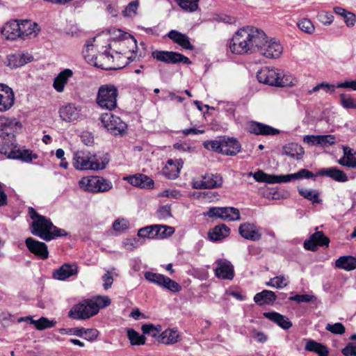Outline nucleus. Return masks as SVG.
Returning a JSON list of instances; mask_svg holds the SVG:
<instances>
[{
	"instance_id": "nucleus-1",
	"label": "nucleus",
	"mask_w": 356,
	"mask_h": 356,
	"mask_svg": "<svg viewBox=\"0 0 356 356\" xmlns=\"http://www.w3.org/2000/svg\"><path fill=\"white\" fill-rule=\"evenodd\" d=\"M266 34L260 29L248 26L239 29L229 42L232 53L238 55L257 51L266 41Z\"/></svg>"
},
{
	"instance_id": "nucleus-2",
	"label": "nucleus",
	"mask_w": 356,
	"mask_h": 356,
	"mask_svg": "<svg viewBox=\"0 0 356 356\" xmlns=\"http://www.w3.org/2000/svg\"><path fill=\"white\" fill-rule=\"evenodd\" d=\"M29 214L33 220L30 225V231L33 235L46 241L68 235L65 229L55 226L49 218L39 214L33 208H29Z\"/></svg>"
},
{
	"instance_id": "nucleus-3",
	"label": "nucleus",
	"mask_w": 356,
	"mask_h": 356,
	"mask_svg": "<svg viewBox=\"0 0 356 356\" xmlns=\"http://www.w3.org/2000/svg\"><path fill=\"white\" fill-rule=\"evenodd\" d=\"M260 83L277 87H289L297 83L296 79L289 73L279 69L264 67L257 74Z\"/></svg>"
},
{
	"instance_id": "nucleus-4",
	"label": "nucleus",
	"mask_w": 356,
	"mask_h": 356,
	"mask_svg": "<svg viewBox=\"0 0 356 356\" xmlns=\"http://www.w3.org/2000/svg\"><path fill=\"white\" fill-rule=\"evenodd\" d=\"M249 177H253L254 179L258 182L266 183V184H279L282 182H289L293 179H313L317 175L313 172L309 171L307 169H301L298 172L289 174L286 175H275L265 173L262 170H258L256 172H249Z\"/></svg>"
},
{
	"instance_id": "nucleus-5",
	"label": "nucleus",
	"mask_w": 356,
	"mask_h": 356,
	"mask_svg": "<svg viewBox=\"0 0 356 356\" xmlns=\"http://www.w3.org/2000/svg\"><path fill=\"white\" fill-rule=\"evenodd\" d=\"M118 88L113 84L102 85L96 97L97 104L102 109L113 111L117 108Z\"/></svg>"
},
{
	"instance_id": "nucleus-6",
	"label": "nucleus",
	"mask_w": 356,
	"mask_h": 356,
	"mask_svg": "<svg viewBox=\"0 0 356 356\" xmlns=\"http://www.w3.org/2000/svg\"><path fill=\"white\" fill-rule=\"evenodd\" d=\"M109 33L114 44H109L108 46L110 49H113L116 55L125 54L127 51L124 47L127 44L136 48V40L130 34L115 29L110 30Z\"/></svg>"
},
{
	"instance_id": "nucleus-7",
	"label": "nucleus",
	"mask_w": 356,
	"mask_h": 356,
	"mask_svg": "<svg viewBox=\"0 0 356 356\" xmlns=\"http://www.w3.org/2000/svg\"><path fill=\"white\" fill-rule=\"evenodd\" d=\"M80 188L90 193H104L113 188V184L108 179L99 176L82 177L79 181Z\"/></svg>"
},
{
	"instance_id": "nucleus-8",
	"label": "nucleus",
	"mask_w": 356,
	"mask_h": 356,
	"mask_svg": "<svg viewBox=\"0 0 356 356\" xmlns=\"http://www.w3.org/2000/svg\"><path fill=\"white\" fill-rule=\"evenodd\" d=\"M97 314V307L91 299H86L74 305L68 315L71 318L78 320L88 319Z\"/></svg>"
},
{
	"instance_id": "nucleus-9",
	"label": "nucleus",
	"mask_w": 356,
	"mask_h": 356,
	"mask_svg": "<svg viewBox=\"0 0 356 356\" xmlns=\"http://www.w3.org/2000/svg\"><path fill=\"white\" fill-rule=\"evenodd\" d=\"M102 126L114 136L122 135L127 130V124L111 113H103L100 117Z\"/></svg>"
},
{
	"instance_id": "nucleus-10",
	"label": "nucleus",
	"mask_w": 356,
	"mask_h": 356,
	"mask_svg": "<svg viewBox=\"0 0 356 356\" xmlns=\"http://www.w3.org/2000/svg\"><path fill=\"white\" fill-rule=\"evenodd\" d=\"M152 57L156 60L161 61L168 64H175L181 62L187 65L191 63L188 57L175 51L155 50L152 52Z\"/></svg>"
},
{
	"instance_id": "nucleus-11",
	"label": "nucleus",
	"mask_w": 356,
	"mask_h": 356,
	"mask_svg": "<svg viewBox=\"0 0 356 356\" xmlns=\"http://www.w3.org/2000/svg\"><path fill=\"white\" fill-rule=\"evenodd\" d=\"M222 177L219 174L208 173L201 179L193 181V188L195 189L216 188L222 185Z\"/></svg>"
},
{
	"instance_id": "nucleus-12",
	"label": "nucleus",
	"mask_w": 356,
	"mask_h": 356,
	"mask_svg": "<svg viewBox=\"0 0 356 356\" xmlns=\"http://www.w3.org/2000/svg\"><path fill=\"white\" fill-rule=\"evenodd\" d=\"M329 243V238L325 236L323 232L317 231L304 241L303 247L307 250L315 252L318 246L328 247Z\"/></svg>"
},
{
	"instance_id": "nucleus-13",
	"label": "nucleus",
	"mask_w": 356,
	"mask_h": 356,
	"mask_svg": "<svg viewBox=\"0 0 356 356\" xmlns=\"http://www.w3.org/2000/svg\"><path fill=\"white\" fill-rule=\"evenodd\" d=\"M262 47L257 50L261 55L268 58H277L282 53L283 48L281 44L275 39L268 40L267 37Z\"/></svg>"
},
{
	"instance_id": "nucleus-14",
	"label": "nucleus",
	"mask_w": 356,
	"mask_h": 356,
	"mask_svg": "<svg viewBox=\"0 0 356 356\" xmlns=\"http://www.w3.org/2000/svg\"><path fill=\"white\" fill-rule=\"evenodd\" d=\"M15 94L8 86L0 83V112L9 111L15 103Z\"/></svg>"
},
{
	"instance_id": "nucleus-15",
	"label": "nucleus",
	"mask_w": 356,
	"mask_h": 356,
	"mask_svg": "<svg viewBox=\"0 0 356 356\" xmlns=\"http://www.w3.org/2000/svg\"><path fill=\"white\" fill-rule=\"evenodd\" d=\"M215 275L222 280H232L234 277V266L232 263L223 259L216 261Z\"/></svg>"
},
{
	"instance_id": "nucleus-16",
	"label": "nucleus",
	"mask_w": 356,
	"mask_h": 356,
	"mask_svg": "<svg viewBox=\"0 0 356 356\" xmlns=\"http://www.w3.org/2000/svg\"><path fill=\"white\" fill-rule=\"evenodd\" d=\"M20 127L21 124L15 118L0 115V138H6L13 136V133Z\"/></svg>"
},
{
	"instance_id": "nucleus-17",
	"label": "nucleus",
	"mask_w": 356,
	"mask_h": 356,
	"mask_svg": "<svg viewBox=\"0 0 356 356\" xmlns=\"http://www.w3.org/2000/svg\"><path fill=\"white\" fill-rule=\"evenodd\" d=\"M28 250L41 259H46L49 257L47 245L44 243L29 237L25 241Z\"/></svg>"
},
{
	"instance_id": "nucleus-18",
	"label": "nucleus",
	"mask_w": 356,
	"mask_h": 356,
	"mask_svg": "<svg viewBox=\"0 0 356 356\" xmlns=\"http://www.w3.org/2000/svg\"><path fill=\"white\" fill-rule=\"evenodd\" d=\"M115 56L113 54H110L106 50L104 52L99 54L95 58L94 60H92V64L99 68L105 70H115L120 67H117L113 65Z\"/></svg>"
},
{
	"instance_id": "nucleus-19",
	"label": "nucleus",
	"mask_w": 356,
	"mask_h": 356,
	"mask_svg": "<svg viewBox=\"0 0 356 356\" xmlns=\"http://www.w3.org/2000/svg\"><path fill=\"white\" fill-rule=\"evenodd\" d=\"M183 164L181 159H169L162 169V175L168 179H175L178 177Z\"/></svg>"
},
{
	"instance_id": "nucleus-20",
	"label": "nucleus",
	"mask_w": 356,
	"mask_h": 356,
	"mask_svg": "<svg viewBox=\"0 0 356 356\" xmlns=\"http://www.w3.org/2000/svg\"><path fill=\"white\" fill-rule=\"evenodd\" d=\"M259 228L253 223L241 224L238 228L240 235L245 239L257 241L261 239V234Z\"/></svg>"
},
{
	"instance_id": "nucleus-21",
	"label": "nucleus",
	"mask_w": 356,
	"mask_h": 356,
	"mask_svg": "<svg viewBox=\"0 0 356 356\" xmlns=\"http://www.w3.org/2000/svg\"><path fill=\"white\" fill-rule=\"evenodd\" d=\"M91 154L89 152L77 151L74 153L73 166L76 170H90Z\"/></svg>"
},
{
	"instance_id": "nucleus-22",
	"label": "nucleus",
	"mask_w": 356,
	"mask_h": 356,
	"mask_svg": "<svg viewBox=\"0 0 356 356\" xmlns=\"http://www.w3.org/2000/svg\"><path fill=\"white\" fill-rule=\"evenodd\" d=\"M248 131L252 134L262 136H274L280 134V130L269 125L254 121L249 123Z\"/></svg>"
},
{
	"instance_id": "nucleus-23",
	"label": "nucleus",
	"mask_w": 356,
	"mask_h": 356,
	"mask_svg": "<svg viewBox=\"0 0 356 356\" xmlns=\"http://www.w3.org/2000/svg\"><path fill=\"white\" fill-rule=\"evenodd\" d=\"M19 28L20 38L23 40L34 38L40 31L38 25L28 19L19 20Z\"/></svg>"
},
{
	"instance_id": "nucleus-24",
	"label": "nucleus",
	"mask_w": 356,
	"mask_h": 356,
	"mask_svg": "<svg viewBox=\"0 0 356 356\" xmlns=\"http://www.w3.org/2000/svg\"><path fill=\"white\" fill-rule=\"evenodd\" d=\"M1 33L7 40H15L20 38L19 20H11L6 22L1 28Z\"/></svg>"
},
{
	"instance_id": "nucleus-25",
	"label": "nucleus",
	"mask_w": 356,
	"mask_h": 356,
	"mask_svg": "<svg viewBox=\"0 0 356 356\" xmlns=\"http://www.w3.org/2000/svg\"><path fill=\"white\" fill-rule=\"evenodd\" d=\"M78 266L75 264H64L59 268L54 270L53 277L58 280H65L71 276L76 275Z\"/></svg>"
},
{
	"instance_id": "nucleus-26",
	"label": "nucleus",
	"mask_w": 356,
	"mask_h": 356,
	"mask_svg": "<svg viewBox=\"0 0 356 356\" xmlns=\"http://www.w3.org/2000/svg\"><path fill=\"white\" fill-rule=\"evenodd\" d=\"M59 115L62 120L72 122L80 118V110L74 104H68L60 108Z\"/></svg>"
},
{
	"instance_id": "nucleus-27",
	"label": "nucleus",
	"mask_w": 356,
	"mask_h": 356,
	"mask_svg": "<svg viewBox=\"0 0 356 356\" xmlns=\"http://www.w3.org/2000/svg\"><path fill=\"white\" fill-rule=\"evenodd\" d=\"M316 175L325 176L338 182H346L348 181L346 174L343 171L334 167L322 168L318 171Z\"/></svg>"
},
{
	"instance_id": "nucleus-28",
	"label": "nucleus",
	"mask_w": 356,
	"mask_h": 356,
	"mask_svg": "<svg viewBox=\"0 0 356 356\" xmlns=\"http://www.w3.org/2000/svg\"><path fill=\"white\" fill-rule=\"evenodd\" d=\"M129 184L141 188H151L154 186V181L143 174H137L127 178Z\"/></svg>"
},
{
	"instance_id": "nucleus-29",
	"label": "nucleus",
	"mask_w": 356,
	"mask_h": 356,
	"mask_svg": "<svg viewBox=\"0 0 356 356\" xmlns=\"http://www.w3.org/2000/svg\"><path fill=\"white\" fill-rule=\"evenodd\" d=\"M168 37L185 49L191 50L193 49L189 40V38L186 34L181 33L176 30H172L168 33Z\"/></svg>"
},
{
	"instance_id": "nucleus-30",
	"label": "nucleus",
	"mask_w": 356,
	"mask_h": 356,
	"mask_svg": "<svg viewBox=\"0 0 356 356\" xmlns=\"http://www.w3.org/2000/svg\"><path fill=\"white\" fill-rule=\"evenodd\" d=\"M72 76L73 72L70 69L61 71L54 80L53 86L54 89L58 92H62L69 79Z\"/></svg>"
},
{
	"instance_id": "nucleus-31",
	"label": "nucleus",
	"mask_w": 356,
	"mask_h": 356,
	"mask_svg": "<svg viewBox=\"0 0 356 356\" xmlns=\"http://www.w3.org/2000/svg\"><path fill=\"white\" fill-rule=\"evenodd\" d=\"M222 154L226 155H236L241 150L239 142L233 138L222 139Z\"/></svg>"
},
{
	"instance_id": "nucleus-32",
	"label": "nucleus",
	"mask_w": 356,
	"mask_h": 356,
	"mask_svg": "<svg viewBox=\"0 0 356 356\" xmlns=\"http://www.w3.org/2000/svg\"><path fill=\"white\" fill-rule=\"evenodd\" d=\"M230 229L225 225H216L208 233L209 238L212 241H220L229 234Z\"/></svg>"
},
{
	"instance_id": "nucleus-33",
	"label": "nucleus",
	"mask_w": 356,
	"mask_h": 356,
	"mask_svg": "<svg viewBox=\"0 0 356 356\" xmlns=\"http://www.w3.org/2000/svg\"><path fill=\"white\" fill-rule=\"evenodd\" d=\"M264 316L284 330H288L292 327V323L289 319L277 312H265Z\"/></svg>"
},
{
	"instance_id": "nucleus-34",
	"label": "nucleus",
	"mask_w": 356,
	"mask_h": 356,
	"mask_svg": "<svg viewBox=\"0 0 356 356\" xmlns=\"http://www.w3.org/2000/svg\"><path fill=\"white\" fill-rule=\"evenodd\" d=\"M277 298L275 293L269 290H264L254 296V301L259 305L273 304Z\"/></svg>"
},
{
	"instance_id": "nucleus-35",
	"label": "nucleus",
	"mask_w": 356,
	"mask_h": 356,
	"mask_svg": "<svg viewBox=\"0 0 356 356\" xmlns=\"http://www.w3.org/2000/svg\"><path fill=\"white\" fill-rule=\"evenodd\" d=\"M33 57L29 54H15L8 56V65L15 68L31 62Z\"/></svg>"
},
{
	"instance_id": "nucleus-36",
	"label": "nucleus",
	"mask_w": 356,
	"mask_h": 356,
	"mask_svg": "<svg viewBox=\"0 0 356 356\" xmlns=\"http://www.w3.org/2000/svg\"><path fill=\"white\" fill-rule=\"evenodd\" d=\"M305 349L309 352H314L318 356H328V348L322 343H318L312 339H307Z\"/></svg>"
},
{
	"instance_id": "nucleus-37",
	"label": "nucleus",
	"mask_w": 356,
	"mask_h": 356,
	"mask_svg": "<svg viewBox=\"0 0 356 356\" xmlns=\"http://www.w3.org/2000/svg\"><path fill=\"white\" fill-rule=\"evenodd\" d=\"M179 334L177 330L167 329L159 336V342L164 344H173L179 341Z\"/></svg>"
},
{
	"instance_id": "nucleus-38",
	"label": "nucleus",
	"mask_w": 356,
	"mask_h": 356,
	"mask_svg": "<svg viewBox=\"0 0 356 356\" xmlns=\"http://www.w3.org/2000/svg\"><path fill=\"white\" fill-rule=\"evenodd\" d=\"M337 268L348 271L356 268V257L353 256L340 257L335 262Z\"/></svg>"
},
{
	"instance_id": "nucleus-39",
	"label": "nucleus",
	"mask_w": 356,
	"mask_h": 356,
	"mask_svg": "<svg viewBox=\"0 0 356 356\" xmlns=\"http://www.w3.org/2000/svg\"><path fill=\"white\" fill-rule=\"evenodd\" d=\"M283 152L284 154L288 155L297 160L301 159L305 152L303 148L297 143H291L283 147Z\"/></svg>"
},
{
	"instance_id": "nucleus-40",
	"label": "nucleus",
	"mask_w": 356,
	"mask_h": 356,
	"mask_svg": "<svg viewBox=\"0 0 356 356\" xmlns=\"http://www.w3.org/2000/svg\"><path fill=\"white\" fill-rule=\"evenodd\" d=\"M109 162L107 155L91 154L90 170H99L104 169Z\"/></svg>"
},
{
	"instance_id": "nucleus-41",
	"label": "nucleus",
	"mask_w": 356,
	"mask_h": 356,
	"mask_svg": "<svg viewBox=\"0 0 356 356\" xmlns=\"http://www.w3.org/2000/svg\"><path fill=\"white\" fill-rule=\"evenodd\" d=\"M334 12L344 19L345 23L348 27H352L355 25L356 17L354 13L349 12L341 7H334Z\"/></svg>"
},
{
	"instance_id": "nucleus-42",
	"label": "nucleus",
	"mask_w": 356,
	"mask_h": 356,
	"mask_svg": "<svg viewBox=\"0 0 356 356\" xmlns=\"http://www.w3.org/2000/svg\"><path fill=\"white\" fill-rule=\"evenodd\" d=\"M185 12L194 13L199 9L200 0H174Z\"/></svg>"
},
{
	"instance_id": "nucleus-43",
	"label": "nucleus",
	"mask_w": 356,
	"mask_h": 356,
	"mask_svg": "<svg viewBox=\"0 0 356 356\" xmlns=\"http://www.w3.org/2000/svg\"><path fill=\"white\" fill-rule=\"evenodd\" d=\"M298 193L304 198L311 201L312 204L321 202V200L319 198V192L316 190L298 188Z\"/></svg>"
},
{
	"instance_id": "nucleus-44",
	"label": "nucleus",
	"mask_w": 356,
	"mask_h": 356,
	"mask_svg": "<svg viewBox=\"0 0 356 356\" xmlns=\"http://www.w3.org/2000/svg\"><path fill=\"white\" fill-rule=\"evenodd\" d=\"M156 238L162 239L170 236L175 232V228L168 225H156Z\"/></svg>"
},
{
	"instance_id": "nucleus-45",
	"label": "nucleus",
	"mask_w": 356,
	"mask_h": 356,
	"mask_svg": "<svg viewBox=\"0 0 356 356\" xmlns=\"http://www.w3.org/2000/svg\"><path fill=\"white\" fill-rule=\"evenodd\" d=\"M239 210L234 207H222V220L235 221L240 219Z\"/></svg>"
},
{
	"instance_id": "nucleus-46",
	"label": "nucleus",
	"mask_w": 356,
	"mask_h": 356,
	"mask_svg": "<svg viewBox=\"0 0 356 356\" xmlns=\"http://www.w3.org/2000/svg\"><path fill=\"white\" fill-rule=\"evenodd\" d=\"M10 158L19 159L25 162H31L33 159H37L38 156L33 154L31 151L29 149H24L22 151H18L17 152H10L9 155Z\"/></svg>"
},
{
	"instance_id": "nucleus-47",
	"label": "nucleus",
	"mask_w": 356,
	"mask_h": 356,
	"mask_svg": "<svg viewBox=\"0 0 356 356\" xmlns=\"http://www.w3.org/2000/svg\"><path fill=\"white\" fill-rule=\"evenodd\" d=\"M127 337L131 344L133 346L143 345L145 343V337L133 329L127 330Z\"/></svg>"
},
{
	"instance_id": "nucleus-48",
	"label": "nucleus",
	"mask_w": 356,
	"mask_h": 356,
	"mask_svg": "<svg viewBox=\"0 0 356 356\" xmlns=\"http://www.w3.org/2000/svg\"><path fill=\"white\" fill-rule=\"evenodd\" d=\"M160 286L163 287L173 293L179 292L181 290V286L177 282L165 275Z\"/></svg>"
},
{
	"instance_id": "nucleus-49",
	"label": "nucleus",
	"mask_w": 356,
	"mask_h": 356,
	"mask_svg": "<svg viewBox=\"0 0 356 356\" xmlns=\"http://www.w3.org/2000/svg\"><path fill=\"white\" fill-rule=\"evenodd\" d=\"M141 330L144 334H149L153 338H158L161 331L160 325H154L152 324H145L142 326Z\"/></svg>"
},
{
	"instance_id": "nucleus-50",
	"label": "nucleus",
	"mask_w": 356,
	"mask_h": 356,
	"mask_svg": "<svg viewBox=\"0 0 356 356\" xmlns=\"http://www.w3.org/2000/svg\"><path fill=\"white\" fill-rule=\"evenodd\" d=\"M31 323L33 324L37 330H42L47 328L53 327L56 321H49L48 318L44 317H41L38 320H31Z\"/></svg>"
},
{
	"instance_id": "nucleus-51",
	"label": "nucleus",
	"mask_w": 356,
	"mask_h": 356,
	"mask_svg": "<svg viewBox=\"0 0 356 356\" xmlns=\"http://www.w3.org/2000/svg\"><path fill=\"white\" fill-rule=\"evenodd\" d=\"M156 225L147 226L143 228H140L138 231V236L140 238H147L150 239L156 238L155 232H156Z\"/></svg>"
},
{
	"instance_id": "nucleus-52",
	"label": "nucleus",
	"mask_w": 356,
	"mask_h": 356,
	"mask_svg": "<svg viewBox=\"0 0 356 356\" xmlns=\"http://www.w3.org/2000/svg\"><path fill=\"white\" fill-rule=\"evenodd\" d=\"M221 145H222V139L207 140L203 143L206 149L222 154V146Z\"/></svg>"
},
{
	"instance_id": "nucleus-53",
	"label": "nucleus",
	"mask_w": 356,
	"mask_h": 356,
	"mask_svg": "<svg viewBox=\"0 0 356 356\" xmlns=\"http://www.w3.org/2000/svg\"><path fill=\"white\" fill-rule=\"evenodd\" d=\"M143 241L137 238H126L122 241V246L129 251H133L134 249L140 247Z\"/></svg>"
},
{
	"instance_id": "nucleus-54",
	"label": "nucleus",
	"mask_w": 356,
	"mask_h": 356,
	"mask_svg": "<svg viewBox=\"0 0 356 356\" xmlns=\"http://www.w3.org/2000/svg\"><path fill=\"white\" fill-rule=\"evenodd\" d=\"M298 28L307 34H312L315 31V27L309 19H302L298 23Z\"/></svg>"
},
{
	"instance_id": "nucleus-55",
	"label": "nucleus",
	"mask_w": 356,
	"mask_h": 356,
	"mask_svg": "<svg viewBox=\"0 0 356 356\" xmlns=\"http://www.w3.org/2000/svg\"><path fill=\"white\" fill-rule=\"evenodd\" d=\"M350 339L356 340V334H353ZM341 353L344 356H356V341L348 343L342 350Z\"/></svg>"
},
{
	"instance_id": "nucleus-56",
	"label": "nucleus",
	"mask_w": 356,
	"mask_h": 356,
	"mask_svg": "<svg viewBox=\"0 0 356 356\" xmlns=\"http://www.w3.org/2000/svg\"><path fill=\"white\" fill-rule=\"evenodd\" d=\"M341 104L346 109H356V99L341 94Z\"/></svg>"
},
{
	"instance_id": "nucleus-57",
	"label": "nucleus",
	"mask_w": 356,
	"mask_h": 356,
	"mask_svg": "<svg viewBox=\"0 0 356 356\" xmlns=\"http://www.w3.org/2000/svg\"><path fill=\"white\" fill-rule=\"evenodd\" d=\"M91 300L97 307V313L99 312L100 308L106 307L111 304V300L107 296H96L91 298Z\"/></svg>"
},
{
	"instance_id": "nucleus-58",
	"label": "nucleus",
	"mask_w": 356,
	"mask_h": 356,
	"mask_svg": "<svg viewBox=\"0 0 356 356\" xmlns=\"http://www.w3.org/2000/svg\"><path fill=\"white\" fill-rule=\"evenodd\" d=\"M325 330L335 334H343L346 332L344 325L341 323L334 324H327Z\"/></svg>"
},
{
	"instance_id": "nucleus-59",
	"label": "nucleus",
	"mask_w": 356,
	"mask_h": 356,
	"mask_svg": "<svg viewBox=\"0 0 356 356\" xmlns=\"http://www.w3.org/2000/svg\"><path fill=\"white\" fill-rule=\"evenodd\" d=\"M144 276L149 282L157 284L159 286H161L163 279H164L163 275L152 272H146Z\"/></svg>"
},
{
	"instance_id": "nucleus-60",
	"label": "nucleus",
	"mask_w": 356,
	"mask_h": 356,
	"mask_svg": "<svg viewBox=\"0 0 356 356\" xmlns=\"http://www.w3.org/2000/svg\"><path fill=\"white\" fill-rule=\"evenodd\" d=\"M290 300H293L297 302H310L315 301L316 298L310 294H297L289 298Z\"/></svg>"
},
{
	"instance_id": "nucleus-61",
	"label": "nucleus",
	"mask_w": 356,
	"mask_h": 356,
	"mask_svg": "<svg viewBox=\"0 0 356 356\" xmlns=\"http://www.w3.org/2000/svg\"><path fill=\"white\" fill-rule=\"evenodd\" d=\"M129 227V221L124 218L117 219L113 223V228L116 232H124L127 230Z\"/></svg>"
},
{
	"instance_id": "nucleus-62",
	"label": "nucleus",
	"mask_w": 356,
	"mask_h": 356,
	"mask_svg": "<svg viewBox=\"0 0 356 356\" xmlns=\"http://www.w3.org/2000/svg\"><path fill=\"white\" fill-rule=\"evenodd\" d=\"M138 7V1H134L130 2L125 8L123 11V14L125 17H131L136 14V11Z\"/></svg>"
},
{
	"instance_id": "nucleus-63",
	"label": "nucleus",
	"mask_w": 356,
	"mask_h": 356,
	"mask_svg": "<svg viewBox=\"0 0 356 356\" xmlns=\"http://www.w3.org/2000/svg\"><path fill=\"white\" fill-rule=\"evenodd\" d=\"M318 20L325 25H329L333 22L334 16L327 11H321L318 14Z\"/></svg>"
},
{
	"instance_id": "nucleus-64",
	"label": "nucleus",
	"mask_w": 356,
	"mask_h": 356,
	"mask_svg": "<svg viewBox=\"0 0 356 356\" xmlns=\"http://www.w3.org/2000/svg\"><path fill=\"white\" fill-rule=\"evenodd\" d=\"M339 163L343 166L356 168V158L355 156H343L339 160Z\"/></svg>"
}]
</instances>
